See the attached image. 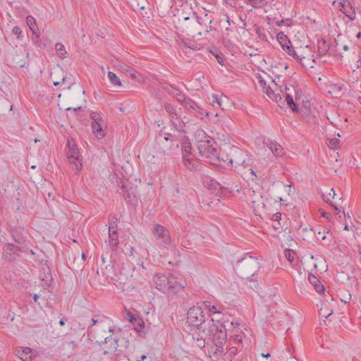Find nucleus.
<instances>
[{"instance_id":"nucleus-1","label":"nucleus","mask_w":361,"mask_h":361,"mask_svg":"<svg viewBox=\"0 0 361 361\" xmlns=\"http://www.w3.org/2000/svg\"><path fill=\"white\" fill-rule=\"evenodd\" d=\"M202 333L205 334L209 342H212L216 346L217 351L222 352L223 345L226 343L227 340V333L225 325L219 320H214L211 318L203 326Z\"/></svg>"},{"instance_id":"nucleus-48","label":"nucleus","mask_w":361,"mask_h":361,"mask_svg":"<svg viewBox=\"0 0 361 361\" xmlns=\"http://www.w3.org/2000/svg\"><path fill=\"white\" fill-rule=\"evenodd\" d=\"M238 0H224V3L232 8H237Z\"/></svg>"},{"instance_id":"nucleus-39","label":"nucleus","mask_w":361,"mask_h":361,"mask_svg":"<svg viewBox=\"0 0 361 361\" xmlns=\"http://www.w3.org/2000/svg\"><path fill=\"white\" fill-rule=\"evenodd\" d=\"M267 4L266 0H253L251 6L254 8H261L266 6Z\"/></svg>"},{"instance_id":"nucleus-24","label":"nucleus","mask_w":361,"mask_h":361,"mask_svg":"<svg viewBox=\"0 0 361 361\" xmlns=\"http://www.w3.org/2000/svg\"><path fill=\"white\" fill-rule=\"evenodd\" d=\"M200 306H202L203 309H207L208 312L212 314H219L222 311V307L219 305H213L210 301H203L200 304Z\"/></svg>"},{"instance_id":"nucleus-50","label":"nucleus","mask_w":361,"mask_h":361,"mask_svg":"<svg viewBox=\"0 0 361 361\" xmlns=\"http://www.w3.org/2000/svg\"><path fill=\"white\" fill-rule=\"evenodd\" d=\"M137 74L138 73L135 69L131 68V69L129 71V72H128L126 75H128L132 79L135 80L137 79Z\"/></svg>"},{"instance_id":"nucleus-52","label":"nucleus","mask_w":361,"mask_h":361,"mask_svg":"<svg viewBox=\"0 0 361 361\" xmlns=\"http://www.w3.org/2000/svg\"><path fill=\"white\" fill-rule=\"evenodd\" d=\"M304 63H310V65L307 66L306 68L307 67H310V68H313V64L314 63H316V59H314V55L312 54V57L307 60V59H304Z\"/></svg>"},{"instance_id":"nucleus-49","label":"nucleus","mask_w":361,"mask_h":361,"mask_svg":"<svg viewBox=\"0 0 361 361\" xmlns=\"http://www.w3.org/2000/svg\"><path fill=\"white\" fill-rule=\"evenodd\" d=\"M34 35H35V37L33 39L35 44L37 47L42 48V45H41L42 43H41V39L39 38V31H37L36 34H34Z\"/></svg>"},{"instance_id":"nucleus-38","label":"nucleus","mask_w":361,"mask_h":361,"mask_svg":"<svg viewBox=\"0 0 361 361\" xmlns=\"http://www.w3.org/2000/svg\"><path fill=\"white\" fill-rule=\"evenodd\" d=\"M178 102L184 106V104L186 103L187 99H190V97H187L180 90L178 91L177 94L174 97Z\"/></svg>"},{"instance_id":"nucleus-57","label":"nucleus","mask_w":361,"mask_h":361,"mask_svg":"<svg viewBox=\"0 0 361 361\" xmlns=\"http://www.w3.org/2000/svg\"><path fill=\"white\" fill-rule=\"evenodd\" d=\"M323 311H324V309L322 308L320 310L319 314L321 315H322L323 317H325L326 318H329L333 314V311L332 310L330 312H329L328 314H326L325 313H323Z\"/></svg>"},{"instance_id":"nucleus-6","label":"nucleus","mask_w":361,"mask_h":361,"mask_svg":"<svg viewBox=\"0 0 361 361\" xmlns=\"http://www.w3.org/2000/svg\"><path fill=\"white\" fill-rule=\"evenodd\" d=\"M67 147H68L66 152L67 159L72 169L78 173L82 168V156L72 139L68 140Z\"/></svg>"},{"instance_id":"nucleus-35","label":"nucleus","mask_w":361,"mask_h":361,"mask_svg":"<svg viewBox=\"0 0 361 361\" xmlns=\"http://www.w3.org/2000/svg\"><path fill=\"white\" fill-rule=\"evenodd\" d=\"M335 195H336V192H335L334 188H331L330 192L328 195H324V194L322 195V198H323L324 201H325L326 203L329 204L331 206L334 207L336 211L340 212L338 208L336 205H334L333 203L331 202V197L334 198Z\"/></svg>"},{"instance_id":"nucleus-33","label":"nucleus","mask_w":361,"mask_h":361,"mask_svg":"<svg viewBox=\"0 0 361 361\" xmlns=\"http://www.w3.org/2000/svg\"><path fill=\"white\" fill-rule=\"evenodd\" d=\"M214 108H221L224 109L223 105V96H218L217 94L212 95V100L211 102Z\"/></svg>"},{"instance_id":"nucleus-60","label":"nucleus","mask_w":361,"mask_h":361,"mask_svg":"<svg viewBox=\"0 0 361 361\" xmlns=\"http://www.w3.org/2000/svg\"><path fill=\"white\" fill-rule=\"evenodd\" d=\"M99 319H94V318H93V319H92V324H91V326H94V325L97 324V323H99Z\"/></svg>"},{"instance_id":"nucleus-16","label":"nucleus","mask_w":361,"mask_h":361,"mask_svg":"<svg viewBox=\"0 0 361 361\" xmlns=\"http://www.w3.org/2000/svg\"><path fill=\"white\" fill-rule=\"evenodd\" d=\"M118 340L112 336L105 338L104 342L102 344V348L104 354H113L118 348Z\"/></svg>"},{"instance_id":"nucleus-61","label":"nucleus","mask_w":361,"mask_h":361,"mask_svg":"<svg viewBox=\"0 0 361 361\" xmlns=\"http://www.w3.org/2000/svg\"><path fill=\"white\" fill-rule=\"evenodd\" d=\"M264 358H269L270 357L271 355L270 353H262L261 355Z\"/></svg>"},{"instance_id":"nucleus-22","label":"nucleus","mask_w":361,"mask_h":361,"mask_svg":"<svg viewBox=\"0 0 361 361\" xmlns=\"http://www.w3.org/2000/svg\"><path fill=\"white\" fill-rule=\"evenodd\" d=\"M118 232L112 231L109 232L108 245L113 252H116L118 248Z\"/></svg>"},{"instance_id":"nucleus-7","label":"nucleus","mask_w":361,"mask_h":361,"mask_svg":"<svg viewBox=\"0 0 361 361\" xmlns=\"http://www.w3.org/2000/svg\"><path fill=\"white\" fill-rule=\"evenodd\" d=\"M152 233L158 245L166 246L171 243L170 232L164 226L159 224H154L152 229Z\"/></svg>"},{"instance_id":"nucleus-43","label":"nucleus","mask_w":361,"mask_h":361,"mask_svg":"<svg viewBox=\"0 0 361 361\" xmlns=\"http://www.w3.org/2000/svg\"><path fill=\"white\" fill-rule=\"evenodd\" d=\"M118 68L123 72L124 73L127 74L128 72L131 69L132 67H130L129 65L123 63V62H118L117 65Z\"/></svg>"},{"instance_id":"nucleus-36","label":"nucleus","mask_w":361,"mask_h":361,"mask_svg":"<svg viewBox=\"0 0 361 361\" xmlns=\"http://www.w3.org/2000/svg\"><path fill=\"white\" fill-rule=\"evenodd\" d=\"M284 255L286 258L288 262H290V264L296 263L297 259H295L296 253L290 249H287L284 252Z\"/></svg>"},{"instance_id":"nucleus-32","label":"nucleus","mask_w":361,"mask_h":361,"mask_svg":"<svg viewBox=\"0 0 361 361\" xmlns=\"http://www.w3.org/2000/svg\"><path fill=\"white\" fill-rule=\"evenodd\" d=\"M164 108L172 119L178 118V114H177L176 110L172 106L171 104L166 102L164 104Z\"/></svg>"},{"instance_id":"nucleus-8","label":"nucleus","mask_w":361,"mask_h":361,"mask_svg":"<svg viewBox=\"0 0 361 361\" xmlns=\"http://www.w3.org/2000/svg\"><path fill=\"white\" fill-rule=\"evenodd\" d=\"M183 108L185 111L195 116L197 118L203 119L205 116H209V112L203 109L197 102L192 100L191 98L186 100V103L184 104Z\"/></svg>"},{"instance_id":"nucleus-9","label":"nucleus","mask_w":361,"mask_h":361,"mask_svg":"<svg viewBox=\"0 0 361 361\" xmlns=\"http://www.w3.org/2000/svg\"><path fill=\"white\" fill-rule=\"evenodd\" d=\"M92 122V130L94 136L97 139H102L105 136V131L102 128V123L103 121L100 114L97 112H92L90 114Z\"/></svg>"},{"instance_id":"nucleus-58","label":"nucleus","mask_w":361,"mask_h":361,"mask_svg":"<svg viewBox=\"0 0 361 361\" xmlns=\"http://www.w3.org/2000/svg\"><path fill=\"white\" fill-rule=\"evenodd\" d=\"M164 140H171V141H173V138H174V136H173L171 134H169L168 136H165L164 137Z\"/></svg>"},{"instance_id":"nucleus-62","label":"nucleus","mask_w":361,"mask_h":361,"mask_svg":"<svg viewBox=\"0 0 361 361\" xmlns=\"http://www.w3.org/2000/svg\"><path fill=\"white\" fill-rule=\"evenodd\" d=\"M297 50H295L294 48L289 52H288V54L290 56H293L294 53Z\"/></svg>"},{"instance_id":"nucleus-53","label":"nucleus","mask_w":361,"mask_h":361,"mask_svg":"<svg viewBox=\"0 0 361 361\" xmlns=\"http://www.w3.org/2000/svg\"><path fill=\"white\" fill-rule=\"evenodd\" d=\"M281 219V213L276 212L272 215L271 220L279 221Z\"/></svg>"},{"instance_id":"nucleus-13","label":"nucleus","mask_w":361,"mask_h":361,"mask_svg":"<svg viewBox=\"0 0 361 361\" xmlns=\"http://www.w3.org/2000/svg\"><path fill=\"white\" fill-rule=\"evenodd\" d=\"M20 249L18 246L13 244H7L4 247V259L8 262L15 260L18 257Z\"/></svg>"},{"instance_id":"nucleus-44","label":"nucleus","mask_w":361,"mask_h":361,"mask_svg":"<svg viewBox=\"0 0 361 361\" xmlns=\"http://www.w3.org/2000/svg\"><path fill=\"white\" fill-rule=\"evenodd\" d=\"M12 32L13 35H16L17 39H23V36L22 35V30L19 26H18V25L14 26L12 30Z\"/></svg>"},{"instance_id":"nucleus-28","label":"nucleus","mask_w":361,"mask_h":361,"mask_svg":"<svg viewBox=\"0 0 361 361\" xmlns=\"http://www.w3.org/2000/svg\"><path fill=\"white\" fill-rule=\"evenodd\" d=\"M76 344L74 341H66L61 345V350H67L66 353H63L64 356L69 357L73 353L75 348Z\"/></svg>"},{"instance_id":"nucleus-10","label":"nucleus","mask_w":361,"mask_h":361,"mask_svg":"<svg viewBox=\"0 0 361 361\" xmlns=\"http://www.w3.org/2000/svg\"><path fill=\"white\" fill-rule=\"evenodd\" d=\"M283 95L286 98L285 102L288 106L291 109L293 112H298L299 111L298 105L294 102V98L295 100L298 99V93L295 87H289L286 86Z\"/></svg>"},{"instance_id":"nucleus-17","label":"nucleus","mask_w":361,"mask_h":361,"mask_svg":"<svg viewBox=\"0 0 361 361\" xmlns=\"http://www.w3.org/2000/svg\"><path fill=\"white\" fill-rule=\"evenodd\" d=\"M340 11L351 20L355 18V11L349 0H341L339 3Z\"/></svg>"},{"instance_id":"nucleus-21","label":"nucleus","mask_w":361,"mask_h":361,"mask_svg":"<svg viewBox=\"0 0 361 361\" xmlns=\"http://www.w3.org/2000/svg\"><path fill=\"white\" fill-rule=\"evenodd\" d=\"M264 92L269 99L276 102L280 107H282V104H284V101L282 100V97L279 93H276L269 85L266 87Z\"/></svg>"},{"instance_id":"nucleus-34","label":"nucleus","mask_w":361,"mask_h":361,"mask_svg":"<svg viewBox=\"0 0 361 361\" xmlns=\"http://www.w3.org/2000/svg\"><path fill=\"white\" fill-rule=\"evenodd\" d=\"M276 39L281 47H283L285 45L290 44V43L287 35H286L283 32H280L277 34Z\"/></svg>"},{"instance_id":"nucleus-20","label":"nucleus","mask_w":361,"mask_h":361,"mask_svg":"<svg viewBox=\"0 0 361 361\" xmlns=\"http://www.w3.org/2000/svg\"><path fill=\"white\" fill-rule=\"evenodd\" d=\"M183 163L184 166L191 171H200L199 161L194 158V156L189 157V158H183Z\"/></svg>"},{"instance_id":"nucleus-11","label":"nucleus","mask_w":361,"mask_h":361,"mask_svg":"<svg viewBox=\"0 0 361 361\" xmlns=\"http://www.w3.org/2000/svg\"><path fill=\"white\" fill-rule=\"evenodd\" d=\"M119 185V188L121 190L122 195L124 200L128 202L133 204L134 202L137 200V190L135 188L126 185L124 183Z\"/></svg>"},{"instance_id":"nucleus-51","label":"nucleus","mask_w":361,"mask_h":361,"mask_svg":"<svg viewBox=\"0 0 361 361\" xmlns=\"http://www.w3.org/2000/svg\"><path fill=\"white\" fill-rule=\"evenodd\" d=\"M321 216L324 218H325L326 220H328L329 221H331V219H332V215L331 213L329 212H326L324 211H323L322 213H321Z\"/></svg>"},{"instance_id":"nucleus-15","label":"nucleus","mask_w":361,"mask_h":361,"mask_svg":"<svg viewBox=\"0 0 361 361\" xmlns=\"http://www.w3.org/2000/svg\"><path fill=\"white\" fill-rule=\"evenodd\" d=\"M193 345H195L200 348H203L207 344H209L205 334L202 333V329H196V331L192 334Z\"/></svg>"},{"instance_id":"nucleus-5","label":"nucleus","mask_w":361,"mask_h":361,"mask_svg":"<svg viewBox=\"0 0 361 361\" xmlns=\"http://www.w3.org/2000/svg\"><path fill=\"white\" fill-rule=\"evenodd\" d=\"M213 143H215L214 140H200L197 148L201 157L209 159L212 164H216V161H220V154Z\"/></svg>"},{"instance_id":"nucleus-42","label":"nucleus","mask_w":361,"mask_h":361,"mask_svg":"<svg viewBox=\"0 0 361 361\" xmlns=\"http://www.w3.org/2000/svg\"><path fill=\"white\" fill-rule=\"evenodd\" d=\"M254 27L257 37L262 40L266 39L267 35L264 32L263 30L261 29V27H259L257 25H255Z\"/></svg>"},{"instance_id":"nucleus-2","label":"nucleus","mask_w":361,"mask_h":361,"mask_svg":"<svg viewBox=\"0 0 361 361\" xmlns=\"http://www.w3.org/2000/svg\"><path fill=\"white\" fill-rule=\"evenodd\" d=\"M152 281L157 290L168 295L177 294L184 288V286L178 281L177 278L171 274H155Z\"/></svg>"},{"instance_id":"nucleus-55","label":"nucleus","mask_w":361,"mask_h":361,"mask_svg":"<svg viewBox=\"0 0 361 361\" xmlns=\"http://www.w3.org/2000/svg\"><path fill=\"white\" fill-rule=\"evenodd\" d=\"M299 49H302V54H307L308 53V51L310 50L312 51V48L309 45H307L305 46V47H300Z\"/></svg>"},{"instance_id":"nucleus-41","label":"nucleus","mask_w":361,"mask_h":361,"mask_svg":"<svg viewBox=\"0 0 361 361\" xmlns=\"http://www.w3.org/2000/svg\"><path fill=\"white\" fill-rule=\"evenodd\" d=\"M39 276L42 281L44 282L43 286H49L52 280V276L50 272L44 274L43 276H42V274H40Z\"/></svg>"},{"instance_id":"nucleus-4","label":"nucleus","mask_w":361,"mask_h":361,"mask_svg":"<svg viewBox=\"0 0 361 361\" xmlns=\"http://www.w3.org/2000/svg\"><path fill=\"white\" fill-rule=\"evenodd\" d=\"M210 319L211 314L209 312L205 313L202 306L199 303L190 307L187 313L188 324L197 329H202Z\"/></svg>"},{"instance_id":"nucleus-29","label":"nucleus","mask_w":361,"mask_h":361,"mask_svg":"<svg viewBox=\"0 0 361 361\" xmlns=\"http://www.w3.org/2000/svg\"><path fill=\"white\" fill-rule=\"evenodd\" d=\"M55 49L57 52V55L61 59H63L68 57V52L66 50L64 45L62 43H56L55 44Z\"/></svg>"},{"instance_id":"nucleus-64","label":"nucleus","mask_w":361,"mask_h":361,"mask_svg":"<svg viewBox=\"0 0 361 361\" xmlns=\"http://www.w3.org/2000/svg\"><path fill=\"white\" fill-rule=\"evenodd\" d=\"M147 358V356L145 355H142L139 360H137V361H144L145 360H146Z\"/></svg>"},{"instance_id":"nucleus-14","label":"nucleus","mask_w":361,"mask_h":361,"mask_svg":"<svg viewBox=\"0 0 361 361\" xmlns=\"http://www.w3.org/2000/svg\"><path fill=\"white\" fill-rule=\"evenodd\" d=\"M123 316L126 320L129 321L130 323L135 326V329L137 331H140L144 327L145 324L143 320L141 318L137 317L129 310L125 308L123 312Z\"/></svg>"},{"instance_id":"nucleus-37","label":"nucleus","mask_w":361,"mask_h":361,"mask_svg":"<svg viewBox=\"0 0 361 361\" xmlns=\"http://www.w3.org/2000/svg\"><path fill=\"white\" fill-rule=\"evenodd\" d=\"M108 78L111 82V83L114 86H121V80L117 77V75L109 71L108 73Z\"/></svg>"},{"instance_id":"nucleus-45","label":"nucleus","mask_w":361,"mask_h":361,"mask_svg":"<svg viewBox=\"0 0 361 361\" xmlns=\"http://www.w3.org/2000/svg\"><path fill=\"white\" fill-rule=\"evenodd\" d=\"M256 78L258 79L259 86L263 89V90H264L266 89V87L268 86L267 85L266 81L264 80V78H262V76L260 74H257Z\"/></svg>"},{"instance_id":"nucleus-46","label":"nucleus","mask_w":361,"mask_h":361,"mask_svg":"<svg viewBox=\"0 0 361 361\" xmlns=\"http://www.w3.org/2000/svg\"><path fill=\"white\" fill-rule=\"evenodd\" d=\"M150 92L154 97L158 98L159 99L162 98L163 94L160 90H157L155 88H152Z\"/></svg>"},{"instance_id":"nucleus-12","label":"nucleus","mask_w":361,"mask_h":361,"mask_svg":"<svg viewBox=\"0 0 361 361\" xmlns=\"http://www.w3.org/2000/svg\"><path fill=\"white\" fill-rule=\"evenodd\" d=\"M247 155L244 151L236 150L233 157L229 159V164L232 166H243L244 168H246L249 165L247 162Z\"/></svg>"},{"instance_id":"nucleus-27","label":"nucleus","mask_w":361,"mask_h":361,"mask_svg":"<svg viewBox=\"0 0 361 361\" xmlns=\"http://www.w3.org/2000/svg\"><path fill=\"white\" fill-rule=\"evenodd\" d=\"M330 49L329 44L324 39L317 40L318 56H322L327 54Z\"/></svg>"},{"instance_id":"nucleus-18","label":"nucleus","mask_w":361,"mask_h":361,"mask_svg":"<svg viewBox=\"0 0 361 361\" xmlns=\"http://www.w3.org/2000/svg\"><path fill=\"white\" fill-rule=\"evenodd\" d=\"M302 49H297L292 57L298 61L302 67H307L310 65V63H304V59H310L312 57V51L309 50L307 54H302Z\"/></svg>"},{"instance_id":"nucleus-56","label":"nucleus","mask_w":361,"mask_h":361,"mask_svg":"<svg viewBox=\"0 0 361 361\" xmlns=\"http://www.w3.org/2000/svg\"><path fill=\"white\" fill-rule=\"evenodd\" d=\"M351 298V295L348 293L343 298L341 299L344 303H348Z\"/></svg>"},{"instance_id":"nucleus-40","label":"nucleus","mask_w":361,"mask_h":361,"mask_svg":"<svg viewBox=\"0 0 361 361\" xmlns=\"http://www.w3.org/2000/svg\"><path fill=\"white\" fill-rule=\"evenodd\" d=\"M340 140L338 138H331L328 140L327 145L331 149H336L339 147Z\"/></svg>"},{"instance_id":"nucleus-23","label":"nucleus","mask_w":361,"mask_h":361,"mask_svg":"<svg viewBox=\"0 0 361 361\" xmlns=\"http://www.w3.org/2000/svg\"><path fill=\"white\" fill-rule=\"evenodd\" d=\"M181 149L183 158H189L193 156L192 151V146L190 140L187 137H184L181 142Z\"/></svg>"},{"instance_id":"nucleus-47","label":"nucleus","mask_w":361,"mask_h":361,"mask_svg":"<svg viewBox=\"0 0 361 361\" xmlns=\"http://www.w3.org/2000/svg\"><path fill=\"white\" fill-rule=\"evenodd\" d=\"M112 231H118L117 219L109 224V232L111 233Z\"/></svg>"},{"instance_id":"nucleus-25","label":"nucleus","mask_w":361,"mask_h":361,"mask_svg":"<svg viewBox=\"0 0 361 361\" xmlns=\"http://www.w3.org/2000/svg\"><path fill=\"white\" fill-rule=\"evenodd\" d=\"M310 283L314 286L315 290L322 293L324 292V286L322 285L319 279L312 274H310L308 276Z\"/></svg>"},{"instance_id":"nucleus-31","label":"nucleus","mask_w":361,"mask_h":361,"mask_svg":"<svg viewBox=\"0 0 361 361\" xmlns=\"http://www.w3.org/2000/svg\"><path fill=\"white\" fill-rule=\"evenodd\" d=\"M161 87L163 90L166 91L170 95H171L173 97H175L176 94H177V93L180 90L177 87H176L169 83H163L161 85Z\"/></svg>"},{"instance_id":"nucleus-59","label":"nucleus","mask_w":361,"mask_h":361,"mask_svg":"<svg viewBox=\"0 0 361 361\" xmlns=\"http://www.w3.org/2000/svg\"><path fill=\"white\" fill-rule=\"evenodd\" d=\"M71 110H73L74 111H78L81 110V107H78V108H71V107H69V108L66 109V111H71Z\"/></svg>"},{"instance_id":"nucleus-26","label":"nucleus","mask_w":361,"mask_h":361,"mask_svg":"<svg viewBox=\"0 0 361 361\" xmlns=\"http://www.w3.org/2000/svg\"><path fill=\"white\" fill-rule=\"evenodd\" d=\"M267 146L274 155L282 157L284 154L283 148L276 141H270Z\"/></svg>"},{"instance_id":"nucleus-3","label":"nucleus","mask_w":361,"mask_h":361,"mask_svg":"<svg viewBox=\"0 0 361 361\" xmlns=\"http://www.w3.org/2000/svg\"><path fill=\"white\" fill-rule=\"evenodd\" d=\"M259 269V265L257 259L247 254L244 257L239 259L235 267V271L241 278H251L250 281H256L254 279V276Z\"/></svg>"},{"instance_id":"nucleus-54","label":"nucleus","mask_w":361,"mask_h":361,"mask_svg":"<svg viewBox=\"0 0 361 361\" xmlns=\"http://www.w3.org/2000/svg\"><path fill=\"white\" fill-rule=\"evenodd\" d=\"M294 47L292 46L291 42L290 44H287L282 47L283 50L288 54V52L290 51Z\"/></svg>"},{"instance_id":"nucleus-63","label":"nucleus","mask_w":361,"mask_h":361,"mask_svg":"<svg viewBox=\"0 0 361 361\" xmlns=\"http://www.w3.org/2000/svg\"><path fill=\"white\" fill-rule=\"evenodd\" d=\"M38 298H39V295L37 294H34L33 300H34L35 302H36V303L37 302Z\"/></svg>"},{"instance_id":"nucleus-30","label":"nucleus","mask_w":361,"mask_h":361,"mask_svg":"<svg viewBox=\"0 0 361 361\" xmlns=\"http://www.w3.org/2000/svg\"><path fill=\"white\" fill-rule=\"evenodd\" d=\"M26 23L29 26L30 29L32 32L33 34H36L37 31H39V29L37 26L35 19L32 16H28L26 18Z\"/></svg>"},{"instance_id":"nucleus-19","label":"nucleus","mask_w":361,"mask_h":361,"mask_svg":"<svg viewBox=\"0 0 361 361\" xmlns=\"http://www.w3.org/2000/svg\"><path fill=\"white\" fill-rule=\"evenodd\" d=\"M35 351L29 347H22L18 350V356L23 361H32Z\"/></svg>"}]
</instances>
